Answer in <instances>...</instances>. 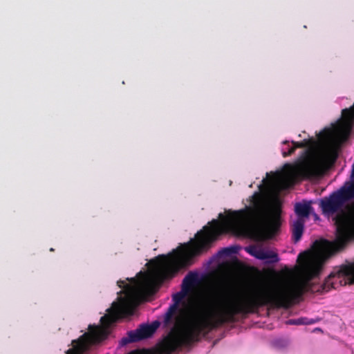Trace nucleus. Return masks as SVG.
<instances>
[{
    "label": "nucleus",
    "instance_id": "nucleus-1",
    "mask_svg": "<svg viewBox=\"0 0 354 354\" xmlns=\"http://www.w3.org/2000/svg\"><path fill=\"white\" fill-rule=\"evenodd\" d=\"M250 205L239 210L220 213L198 232L194 239L181 244L167 255H159L150 262L155 269L145 279L138 282V294L153 295L166 279L173 278L180 270L192 264L194 257L207 251L213 242L222 234L230 233L236 236L247 237L258 241L270 240L280 232L282 223L281 207L273 203L269 208L259 192L250 199Z\"/></svg>",
    "mask_w": 354,
    "mask_h": 354
},
{
    "label": "nucleus",
    "instance_id": "nucleus-2",
    "mask_svg": "<svg viewBox=\"0 0 354 354\" xmlns=\"http://www.w3.org/2000/svg\"><path fill=\"white\" fill-rule=\"evenodd\" d=\"M353 198L354 180L320 201L319 207L324 215L330 216L336 214L333 218L336 226V239L333 242L315 241L314 245L319 250L330 254L336 252L345 245L350 235L354 232V201L344 207Z\"/></svg>",
    "mask_w": 354,
    "mask_h": 354
},
{
    "label": "nucleus",
    "instance_id": "nucleus-3",
    "mask_svg": "<svg viewBox=\"0 0 354 354\" xmlns=\"http://www.w3.org/2000/svg\"><path fill=\"white\" fill-rule=\"evenodd\" d=\"M337 157V149L330 145L324 150L320 159L305 158L295 167L290 164H286L284 167L287 171H286V174L282 179V183L286 187L292 185V173H295L297 176L306 179L319 176L325 169L335 164Z\"/></svg>",
    "mask_w": 354,
    "mask_h": 354
},
{
    "label": "nucleus",
    "instance_id": "nucleus-4",
    "mask_svg": "<svg viewBox=\"0 0 354 354\" xmlns=\"http://www.w3.org/2000/svg\"><path fill=\"white\" fill-rule=\"evenodd\" d=\"M159 326L158 321H154L151 324H141L137 329L129 331L127 336L121 339L120 345L124 346L129 343L148 339L154 334Z\"/></svg>",
    "mask_w": 354,
    "mask_h": 354
},
{
    "label": "nucleus",
    "instance_id": "nucleus-5",
    "mask_svg": "<svg viewBox=\"0 0 354 354\" xmlns=\"http://www.w3.org/2000/svg\"><path fill=\"white\" fill-rule=\"evenodd\" d=\"M351 273L352 268L346 266L342 267L337 272H331L322 284V290L328 292L331 288H335V284L337 281L342 284V279L351 275Z\"/></svg>",
    "mask_w": 354,
    "mask_h": 354
},
{
    "label": "nucleus",
    "instance_id": "nucleus-6",
    "mask_svg": "<svg viewBox=\"0 0 354 354\" xmlns=\"http://www.w3.org/2000/svg\"><path fill=\"white\" fill-rule=\"evenodd\" d=\"M245 250L255 258L260 260H268V262L270 263H277L279 260L276 252L259 246L250 245L245 248Z\"/></svg>",
    "mask_w": 354,
    "mask_h": 354
},
{
    "label": "nucleus",
    "instance_id": "nucleus-7",
    "mask_svg": "<svg viewBox=\"0 0 354 354\" xmlns=\"http://www.w3.org/2000/svg\"><path fill=\"white\" fill-rule=\"evenodd\" d=\"M188 293L189 292L187 290L184 291L183 290V288H181V291L173 295L172 299L174 304L169 307L167 313L165 315L164 324L165 325H169L172 323L173 317L176 313L179 307V304Z\"/></svg>",
    "mask_w": 354,
    "mask_h": 354
},
{
    "label": "nucleus",
    "instance_id": "nucleus-8",
    "mask_svg": "<svg viewBox=\"0 0 354 354\" xmlns=\"http://www.w3.org/2000/svg\"><path fill=\"white\" fill-rule=\"evenodd\" d=\"M304 219L302 218H298L295 221L293 222L292 226V240L295 243L298 242L301 239L304 230Z\"/></svg>",
    "mask_w": 354,
    "mask_h": 354
},
{
    "label": "nucleus",
    "instance_id": "nucleus-9",
    "mask_svg": "<svg viewBox=\"0 0 354 354\" xmlns=\"http://www.w3.org/2000/svg\"><path fill=\"white\" fill-rule=\"evenodd\" d=\"M198 283V274L194 272H189L183 280V290L190 292L192 289Z\"/></svg>",
    "mask_w": 354,
    "mask_h": 354
},
{
    "label": "nucleus",
    "instance_id": "nucleus-10",
    "mask_svg": "<svg viewBox=\"0 0 354 354\" xmlns=\"http://www.w3.org/2000/svg\"><path fill=\"white\" fill-rule=\"evenodd\" d=\"M313 210V207L310 205V203H297L295 206V213L297 214L299 218H307L309 216L311 211Z\"/></svg>",
    "mask_w": 354,
    "mask_h": 354
},
{
    "label": "nucleus",
    "instance_id": "nucleus-11",
    "mask_svg": "<svg viewBox=\"0 0 354 354\" xmlns=\"http://www.w3.org/2000/svg\"><path fill=\"white\" fill-rule=\"evenodd\" d=\"M313 143L312 140H304L301 142L292 141V147H289L287 151H283L282 156L286 158L291 156L295 151L297 148H304L310 146Z\"/></svg>",
    "mask_w": 354,
    "mask_h": 354
},
{
    "label": "nucleus",
    "instance_id": "nucleus-12",
    "mask_svg": "<svg viewBox=\"0 0 354 354\" xmlns=\"http://www.w3.org/2000/svg\"><path fill=\"white\" fill-rule=\"evenodd\" d=\"M236 252V248L234 247L231 248H225L220 251L221 254L230 255L232 253H235Z\"/></svg>",
    "mask_w": 354,
    "mask_h": 354
},
{
    "label": "nucleus",
    "instance_id": "nucleus-13",
    "mask_svg": "<svg viewBox=\"0 0 354 354\" xmlns=\"http://www.w3.org/2000/svg\"><path fill=\"white\" fill-rule=\"evenodd\" d=\"M287 324L290 325H302L301 319H289L286 322Z\"/></svg>",
    "mask_w": 354,
    "mask_h": 354
},
{
    "label": "nucleus",
    "instance_id": "nucleus-14",
    "mask_svg": "<svg viewBox=\"0 0 354 354\" xmlns=\"http://www.w3.org/2000/svg\"><path fill=\"white\" fill-rule=\"evenodd\" d=\"M300 319H301L302 325L313 324L315 323V321L312 319H309L306 317H301Z\"/></svg>",
    "mask_w": 354,
    "mask_h": 354
},
{
    "label": "nucleus",
    "instance_id": "nucleus-15",
    "mask_svg": "<svg viewBox=\"0 0 354 354\" xmlns=\"http://www.w3.org/2000/svg\"><path fill=\"white\" fill-rule=\"evenodd\" d=\"M351 178H352V180H351V181H352L354 180V163H353V168H352Z\"/></svg>",
    "mask_w": 354,
    "mask_h": 354
},
{
    "label": "nucleus",
    "instance_id": "nucleus-16",
    "mask_svg": "<svg viewBox=\"0 0 354 354\" xmlns=\"http://www.w3.org/2000/svg\"><path fill=\"white\" fill-rule=\"evenodd\" d=\"M283 145H288L289 144V141L285 140V141L283 142Z\"/></svg>",
    "mask_w": 354,
    "mask_h": 354
},
{
    "label": "nucleus",
    "instance_id": "nucleus-17",
    "mask_svg": "<svg viewBox=\"0 0 354 354\" xmlns=\"http://www.w3.org/2000/svg\"><path fill=\"white\" fill-rule=\"evenodd\" d=\"M106 354H109V353H106Z\"/></svg>",
    "mask_w": 354,
    "mask_h": 354
},
{
    "label": "nucleus",
    "instance_id": "nucleus-18",
    "mask_svg": "<svg viewBox=\"0 0 354 354\" xmlns=\"http://www.w3.org/2000/svg\"><path fill=\"white\" fill-rule=\"evenodd\" d=\"M106 354H109V353H106Z\"/></svg>",
    "mask_w": 354,
    "mask_h": 354
}]
</instances>
